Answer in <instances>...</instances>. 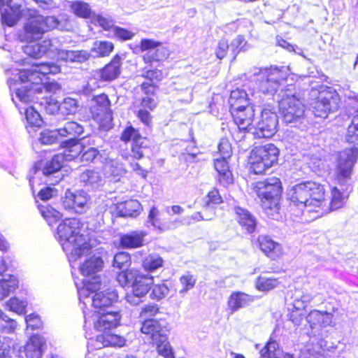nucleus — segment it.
<instances>
[{"label": "nucleus", "mask_w": 358, "mask_h": 358, "mask_svg": "<svg viewBox=\"0 0 358 358\" xmlns=\"http://www.w3.org/2000/svg\"><path fill=\"white\" fill-rule=\"evenodd\" d=\"M280 283L279 278L271 275L268 271H263L256 278L255 287L259 292L268 293L278 288Z\"/></svg>", "instance_id": "c756f323"}, {"label": "nucleus", "mask_w": 358, "mask_h": 358, "mask_svg": "<svg viewBox=\"0 0 358 358\" xmlns=\"http://www.w3.org/2000/svg\"><path fill=\"white\" fill-rule=\"evenodd\" d=\"M45 342L38 334H33L24 346L27 358H41L43 347Z\"/></svg>", "instance_id": "72a5a7b5"}, {"label": "nucleus", "mask_w": 358, "mask_h": 358, "mask_svg": "<svg viewBox=\"0 0 358 358\" xmlns=\"http://www.w3.org/2000/svg\"><path fill=\"white\" fill-rule=\"evenodd\" d=\"M111 102L107 94L102 92L92 98V103L89 106L90 117L94 120L101 122L107 115H111Z\"/></svg>", "instance_id": "412c9836"}, {"label": "nucleus", "mask_w": 358, "mask_h": 358, "mask_svg": "<svg viewBox=\"0 0 358 358\" xmlns=\"http://www.w3.org/2000/svg\"><path fill=\"white\" fill-rule=\"evenodd\" d=\"M46 113L49 115L60 114V102L52 96L44 97L41 102Z\"/></svg>", "instance_id": "5fc2aeb1"}, {"label": "nucleus", "mask_w": 358, "mask_h": 358, "mask_svg": "<svg viewBox=\"0 0 358 358\" xmlns=\"http://www.w3.org/2000/svg\"><path fill=\"white\" fill-rule=\"evenodd\" d=\"M27 330H36L43 327V322L38 315L31 313L25 317Z\"/></svg>", "instance_id": "bf43d9fd"}, {"label": "nucleus", "mask_w": 358, "mask_h": 358, "mask_svg": "<svg viewBox=\"0 0 358 358\" xmlns=\"http://www.w3.org/2000/svg\"><path fill=\"white\" fill-rule=\"evenodd\" d=\"M95 341L98 343V348L108 347H122L125 345V338L120 335L111 334L109 332H103L97 335Z\"/></svg>", "instance_id": "c9c22d12"}, {"label": "nucleus", "mask_w": 358, "mask_h": 358, "mask_svg": "<svg viewBox=\"0 0 358 358\" xmlns=\"http://www.w3.org/2000/svg\"><path fill=\"white\" fill-rule=\"evenodd\" d=\"M38 209L43 217L49 223L57 222L59 220V213L50 205H40Z\"/></svg>", "instance_id": "603ef678"}, {"label": "nucleus", "mask_w": 358, "mask_h": 358, "mask_svg": "<svg viewBox=\"0 0 358 358\" xmlns=\"http://www.w3.org/2000/svg\"><path fill=\"white\" fill-rule=\"evenodd\" d=\"M357 159L358 150L355 148H345L338 152L334 178L338 185L345 188L342 191L336 186L330 188L329 210H336L344 206L349 196L348 189L350 187L348 181L351 178Z\"/></svg>", "instance_id": "f03ea898"}, {"label": "nucleus", "mask_w": 358, "mask_h": 358, "mask_svg": "<svg viewBox=\"0 0 358 358\" xmlns=\"http://www.w3.org/2000/svg\"><path fill=\"white\" fill-rule=\"evenodd\" d=\"M160 308L156 303H148L142 307L140 315L145 317H154L159 313Z\"/></svg>", "instance_id": "338daca9"}, {"label": "nucleus", "mask_w": 358, "mask_h": 358, "mask_svg": "<svg viewBox=\"0 0 358 358\" xmlns=\"http://www.w3.org/2000/svg\"><path fill=\"white\" fill-rule=\"evenodd\" d=\"M63 157L61 155H55L48 160L43 168V173L45 176L58 172L63 166Z\"/></svg>", "instance_id": "09e8293b"}, {"label": "nucleus", "mask_w": 358, "mask_h": 358, "mask_svg": "<svg viewBox=\"0 0 358 358\" xmlns=\"http://www.w3.org/2000/svg\"><path fill=\"white\" fill-rule=\"evenodd\" d=\"M142 107L143 108L139 109L136 112V115L145 126L150 127L152 123V116L149 112L150 110L148 108Z\"/></svg>", "instance_id": "e2e57ef3"}, {"label": "nucleus", "mask_w": 358, "mask_h": 358, "mask_svg": "<svg viewBox=\"0 0 358 358\" xmlns=\"http://www.w3.org/2000/svg\"><path fill=\"white\" fill-rule=\"evenodd\" d=\"M231 115L234 123L238 129L243 133H248L253 128L255 110L252 105L238 106L231 109Z\"/></svg>", "instance_id": "a211bd4d"}, {"label": "nucleus", "mask_w": 358, "mask_h": 358, "mask_svg": "<svg viewBox=\"0 0 358 358\" xmlns=\"http://www.w3.org/2000/svg\"><path fill=\"white\" fill-rule=\"evenodd\" d=\"M279 148L272 143H260L253 146L248 156L250 171L256 175H264L278 162Z\"/></svg>", "instance_id": "6e6552de"}, {"label": "nucleus", "mask_w": 358, "mask_h": 358, "mask_svg": "<svg viewBox=\"0 0 358 358\" xmlns=\"http://www.w3.org/2000/svg\"><path fill=\"white\" fill-rule=\"evenodd\" d=\"M25 118L29 127H40L42 123V119L38 112L33 107L26 108L24 111Z\"/></svg>", "instance_id": "6e6d98bb"}, {"label": "nucleus", "mask_w": 358, "mask_h": 358, "mask_svg": "<svg viewBox=\"0 0 358 358\" xmlns=\"http://www.w3.org/2000/svg\"><path fill=\"white\" fill-rule=\"evenodd\" d=\"M229 51V44L227 39L222 38L217 43V48L215 49V56L216 57L222 60L227 57L228 52Z\"/></svg>", "instance_id": "052dcab7"}, {"label": "nucleus", "mask_w": 358, "mask_h": 358, "mask_svg": "<svg viewBox=\"0 0 358 358\" xmlns=\"http://www.w3.org/2000/svg\"><path fill=\"white\" fill-rule=\"evenodd\" d=\"M71 11L78 17L90 19L93 15V12L90 4L83 1H73L70 3Z\"/></svg>", "instance_id": "37998d69"}, {"label": "nucleus", "mask_w": 358, "mask_h": 358, "mask_svg": "<svg viewBox=\"0 0 358 358\" xmlns=\"http://www.w3.org/2000/svg\"><path fill=\"white\" fill-rule=\"evenodd\" d=\"M115 49L114 43L108 41H96L90 50L97 58H105L110 55Z\"/></svg>", "instance_id": "a19ab883"}, {"label": "nucleus", "mask_w": 358, "mask_h": 358, "mask_svg": "<svg viewBox=\"0 0 358 358\" xmlns=\"http://www.w3.org/2000/svg\"><path fill=\"white\" fill-rule=\"evenodd\" d=\"M213 164L217 173L216 178L217 183L225 187L233 184V174L227 159H216L214 160Z\"/></svg>", "instance_id": "cd10ccee"}, {"label": "nucleus", "mask_w": 358, "mask_h": 358, "mask_svg": "<svg viewBox=\"0 0 358 358\" xmlns=\"http://www.w3.org/2000/svg\"><path fill=\"white\" fill-rule=\"evenodd\" d=\"M259 358H287L291 353L280 349L278 343L273 338H269L264 346L259 350Z\"/></svg>", "instance_id": "f704fd0d"}, {"label": "nucleus", "mask_w": 358, "mask_h": 358, "mask_svg": "<svg viewBox=\"0 0 358 358\" xmlns=\"http://www.w3.org/2000/svg\"><path fill=\"white\" fill-rule=\"evenodd\" d=\"M256 243L259 250L271 261L278 263L282 262L285 251L280 243L273 240L268 235H259Z\"/></svg>", "instance_id": "dca6fc26"}, {"label": "nucleus", "mask_w": 358, "mask_h": 358, "mask_svg": "<svg viewBox=\"0 0 358 358\" xmlns=\"http://www.w3.org/2000/svg\"><path fill=\"white\" fill-rule=\"evenodd\" d=\"M89 200V196L83 192H73L68 189L62 199V205L66 210L77 212L83 209L87 206Z\"/></svg>", "instance_id": "b1692460"}, {"label": "nucleus", "mask_w": 358, "mask_h": 358, "mask_svg": "<svg viewBox=\"0 0 358 358\" xmlns=\"http://www.w3.org/2000/svg\"><path fill=\"white\" fill-rule=\"evenodd\" d=\"M224 201L219 189L213 187L206 194L205 201L199 211L195 213V217L201 220H211L215 215V206L220 205Z\"/></svg>", "instance_id": "f3484780"}, {"label": "nucleus", "mask_w": 358, "mask_h": 358, "mask_svg": "<svg viewBox=\"0 0 358 358\" xmlns=\"http://www.w3.org/2000/svg\"><path fill=\"white\" fill-rule=\"evenodd\" d=\"M218 152L220 158L227 159L232 155V148L229 142L226 139H221L218 144Z\"/></svg>", "instance_id": "69168bd1"}, {"label": "nucleus", "mask_w": 358, "mask_h": 358, "mask_svg": "<svg viewBox=\"0 0 358 358\" xmlns=\"http://www.w3.org/2000/svg\"><path fill=\"white\" fill-rule=\"evenodd\" d=\"M113 31L115 38L122 41L131 40L135 35L133 31L118 26H115Z\"/></svg>", "instance_id": "680f3d73"}, {"label": "nucleus", "mask_w": 358, "mask_h": 358, "mask_svg": "<svg viewBox=\"0 0 358 358\" xmlns=\"http://www.w3.org/2000/svg\"><path fill=\"white\" fill-rule=\"evenodd\" d=\"M146 233L143 231H131L120 236L119 245L123 249H136L145 245Z\"/></svg>", "instance_id": "bb28decb"}, {"label": "nucleus", "mask_w": 358, "mask_h": 358, "mask_svg": "<svg viewBox=\"0 0 358 358\" xmlns=\"http://www.w3.org/2000/svg\"><path fill=\"white\" fill-rule=\"evenodd\" d=\"M247 44L245 36L243 35L237 36L231 43V52L232 55V60L236 59L239 52L243 50Z\"/></svg>", "instance_id": "4d7b16f0"}, {"label": "nucleus", "mask_w": 358, "mask_h": 358, "mask_svg": "<svg viewBox=\"0 0 358 358\" xmlns=\"http://www.w3.org/2000/svg\"><path fill=\"white\" fill-rule=\"evenodd\" d=\"M289 206L307 208L309 212L320 213L327 206L324 185L313 180H305L293 185L287 192Z\"/></svg>", "instance_id": "7ed1b4c3"}, {"label": "nucleus", "mask_w": 358, "mask_h": 358, "mask_svg": "<svg viewBox=\"0 0 358 358\" xmlns=\"http://www.w3.org/2000/svg\"><path fill=\"white\" fill-rule=\"evenodd\" d=\"M13 103L22 113L20 103L22 101V73L20 68H11L6 71Z\"/></svg>", "instance_id": "6ab92c4d"}, {"label": "nucleus", "mask_w": 358, "mask_h": 358, "mask_svg": "<svg viewBox=\"0 0 358 358\" xmlns=\"http://www.w3.org/2000/svg\"><path fill=\"white\" fill-rule=\"evenodd\" d=\"M150 290V297L155 301H160L164 299L169 292V289L164 282L153 283Z\"/></svg>", "instance_id": "3c124183"}, {"label": "nucleus", "mask_w": 358, "mask_h": 358, "mask_svg": "<svg viewBox=\"0 0 358 358\" xmlns=\"http://www.w3.org/2000/svg\"><path fill=\"white\" fill-rule=\"evenodd\" d=\"M278 107L285 122H296L305 117L306 99L299 92L287 87L278 101Z\"/></svg>", "instance_id": "1a4fd4ad"}, {"label": "nucleus", "mask_w": 358, "mask_h": 358, "mask_svg": "<svg viewBox=\"0 0 358 358\" xmlns=\"http://www.w3.org/2000/svg\"><path fill=\"white\" fill-rule=\"evenodd\" d=\"M139 49L141 52H146L142 56V60L150 66L144 68L141 76L145 80L140 84L141 92L145 96L141 99V105L152 111L158 105L159 83L165 78L163 70L159 68V64L169 57L170 50L162 42L146 38L140 41Z\"/></svg>", "instance_id": "f257e3e1"}, {"label": "nucleus", "mask_w": 358, "mask_h": 358, "mask_svg": "<svg viewBox=\"0 0 358 358\" xmlns=\"http://www.w3.org/2000/svg\"><path fill=\"white\" fill-rule=\"evenodd\" d=\"M299 303L300 300H295L288 314V320L292 322L294 326L301 325L307 316L305 307L303 306L301 307L297 306Z\"/></svg>", "instance_id": "c03bdc74"}, {"label": "nucleus", "mask_w": 358, "mask_h": 358, "mask_svg": "<svg viewBox=\"0 0 358 358\" xmlns=\"http://www.w3.org/2000/svg\"><path fill=\"white\" fill-rule=\"evenodd\" d=\"M340 96L335 91L327 87L318 92L312 103V111L315 117L327 118L331 113L338 110Z\"/></svg>", "instance_id": "9b49d317"}, {"label": "nucleus", "mask_w": 358, "mask_h": 358, "mask_svg": "<svg viewBox=\"0 0 358 358\" xmlns=\"http://www.w3.org/2000/svg\"><path fill=\"white\" fill-rule=\"evenodd\" d=\"M117 294L114 291L105 290L103 292H95L92 296V305L94 310H108L112 305L117 301Z\"/></svg>", "instance_id": "a878e982"}, {"label": "nucleus", "mask_w": 358, "mask_h": 358, "mask_svg": "<svg viewBox=\"0 0 358 358\" xmlns=\"http://www.w3.org/2000/svg\"><path fill=\"white\" fill-rule=\"evenodd\" d=\"M148 220L151 224L160 230H166L170 227L171 222L166 215L161 213L157 208L152 206L148 214Z\"/></svg>", "instance_id": "ea45409f"}, {"label": "nucleus", "mask_w": 358, "mask_h": 358, "mask_svg": "<svg viewBox=\"0 0 358 358\" xmlns=\"http://www.w3.org/2000/svg\"><path fill=\"white\" fill-rule=\"evenodd\" d=\"M96 285L94 282H87L78 290L79 297L85 299L89 297L96 289Z\"/></svg>", "instance_id": "774afa93"}, {"label": "nucleus", "mask_w": 358, "mask_h": 358, "mask_svg": "<svg viewBox=\"0 0 358 358\" xmlns=\"http://www.w3.org/2000/svg\"><path fill=\"white\" fill-rule=\"evenodd\" d=\"M147 138L143 136L138 129L135 128L131 124H127L122 129L120 135V140L125 144L131 143L129 155L124 157V159L132 158L133 159H141L144 157L143 150L148 148L144 143Z\"/></svg>", "instance_id": "f8f14e48"}, {"label": "nucleus", "mask_w": 358, "mask_h": 358, "mask_svg": "<svg viewBox=\"0 0 358 358\" xmlns=\"http://www.w3.org/2000/svg\"><path fill=\"white\" fill-rule=\"evenodd\" d=\"M333 315L327 311L312 310L306 316V320L311 329L327 327L332 323Z\"/></svg>", "instance_id": "7c9ffc66"}, {"label": "nucleus", "mask_w": 358, "mask_h": 358, "mask_svg": "<svg viewBox=\"0 0 358 358\" xmlns=\"http://www.w3.org/2000/svg\"><path fill=\"white\" fill-rule=\"evenodd\" d=\"M249 96L246 91L238 88L231 90L229 96V103L231 108H236L238 106H245L250 105L249 103Z\"/></svg>", "instance_id": "a18cd8bd"}, {"label": "nucleus", "mask_w": 358, "mask_h": 358, "mask_svg": "<svg viewBox=\"0 0 358 358\" xmlns=\"http://www.w3.org/2000/svg\"><path fill=\"white\" fill-rule=\"evenodd\" d=\"M81 139H66L61 141L59 148L63 149L62 155L64 159L73 161L78 159L81 148Z\"/></svg>", "instance_id": "2f4dec72"}, {"label": "nucleus", "mask_w": 358, "mask_h": 358, "mask_svg": "<svg viewBox=\"0 0 358 358\" xmlns=\"http://www.w3.org/2000/svg\"><path fill=\"white\" fill-rule=\"evenodd\" d=\"M169 324L165 319L146 318L141 324L140 331L156 347L159 355L164 358H175L174 352L168 341Z\"/></svg>", "instance_id": "0eeeda50"}, {"label": "nucleus", "mask_w": 358, "mask_h": 358, "mask_svg": "<svg viewBox=\"0 0 358 358\" xmlns=\"http://www.w3.org/2000/svg\"><path fill=\"white\" fill-rule=\"evenodd\" d=\"M78 108V101L71 97H66L60 103V114L67 115L74 113Z\"/></svg>", "instance_id": "864d4df0"}, {"label": "nucleus", "mask_w": 358, "mask_h": 358, "mask_svg": "<svg viewBox=\"0 0 358 358\" xmlns=\"http://www.w3.org/2000/svg\"><path fill=\"white\" fill-rule=\"evenodd\" d=\"M22 0H0L1 22L8 27L13 26L20 18Z\"/></svg>", "instance_id": "aec40b11"}, {"label": "nucleus", "mask_w": 358, "mask_h": 358, "mask_svg": "<svg viewBox=\"0 0 358 358\" xmlns=\"http://www.w3.org/2000/svg\"><path fill=\"white\" fill-rule=\"evenodd\" d=\"M16 328V321L10 319L6 315H4L1 318H0V332L11 334L15 331Z\"/></svg>", "instance_id": "13d9d810"}, {"label": "nucleus", "mask_w": 358, "mask_h": 358, "mask_svg": "<svg viewBox=\"0 0 358 358\" xmlns=\"http://www.w3.org/2000/svg\"><path fill=\"white\" fill-rule=\"evenodd\" d=\"M163 258L157 253L146 255L141 262L142 268L148 273H152L164 266Z\"/></svg>", "instance_id": "79ce46f5"}, {"label": "nucleus", "mask_w": 358, "mask_h": 358, "mask_svg": "<svg viewBox=\"0 0 358 358\" xmlns=\"http://www.w3.org/2000/svg\"><path fill=\"white\" fill-rule=\"evenodd\" d=\"M287 78L284 66L271 65L260 68L255 76V85L258 92L264 95H274L282 82Z\"/></svg>", "instance_id": "9d476101"}, {"label": "nucleus", "mask_w": 358, "mask_h": 358, "mask_svg": "<svg viewBox=\"0 0 358 358\" xmlns=\"http://www.w3.org/2000/svg\"><path fill=\"white\" fill-rule=\"evenodd\" d=\"M82 225L78 218L72 217L64 220L57 227L62 249L73 261L81 257L87 248L85 237L80 233Z\"/></svg>", "instance_id": "39448f33"}, {"label": "nucleus", "mask_w": 358, "mask_h": 358, "mask_svg": "<svg viewBox=\"0 0 358 358\" xmlns=\"http://www.w3.org/2000/svg\"><path fill=\"white\" fill-rule=\"evenodd\" d=\"M252 189L259 199L262 210L268 216L279 214L283 186L280 178L268 177L252 184Z\"/></svg>", "instance_id": "423d86ee"}, {"label": "nucleus", "mask_w": 358, "mask_h": 358, "mask_svg": "<svg viewBox=\"0 0 358 358\" xmlns=\"http://www.w3.org/2000/svg\"><path fill=\"white\" fill-rule=\"evenodd\" d=\"M59 134L57 129L54 131H48L41 134L40 141L41 143L45 145H52L58 141Z\"/></svg>", "instance_id": "0e129e2a"}, {"label": "nucleus", "mask_w": 358, "mask_h": 358, "mask_svg": "<svg viewBox=\"0 0 358 358\" xmlns=\"http://www.w3.org/2000/svg\"><path fill=\"white\" fill-rule=\"evenodd\" d=\"M345 139L349 144L354 145L352 148L358 150V113L353 116L351 123L348 127Z\"/></svg>", "instance_id": "de8ad7c7"}, {"label": "nucleus", "mask_w": 358, "mask_h": 358, "mask_svg": "<svg viewBox=\"0 0 358 358\" xmlns=\"http://www.w3.org/2000/svg\"><path fill=\"white\" fill-rule=\"evenodd\" d=\"M18 285V281L14 275H10L8 280H0V301L13 292Z\"/></svg>", "instance_id": "8fccbe9b"}, {"label": "nucleus", "mask_w": 358, "mask_h": 358, "mask_svg": "<svg viewBox=\"0 0 358 358\" xmlns=\"http://www.w3.org/2000/svg\"><path fill=\"white\" fill-rule=\"evenodd\" d=\"M254 297L247 293L241 291L232 292L227 300V306L231 313H233L243 308L252 302Z\"/></svg>", "instance_id": "473e14b6"}, {"label": "nucleus", "mask_w": 358, "mask_h": 358, "mask_svg": "<svg viewBox=\"0 0 358 358\" xmlns=\"http://www.w3.org/2000/svg\"><path fill=\"white\" fill-rule=\"evenodd\" d=\"M80 180L85 186L96 187L101 181V177L99 171L93 169H87L80 175Z\"/></svg>", "instance_id": "49530a36"}, {"label": "nucleus", "mask_w": 358, "mask_h": 358, "mask_svg": "<svg viewBox=\"0 0 358 358\" xmlns=\"http://www.w3.org/2000/svg\"><path fill=\"white\" fill-rule=\"evenodd\" d=\"M278 124V118L273 107L265 106L261 112L257 134L261 138H271L277 132Z\"/></svg>", "instance_id": "2eb2a0df"}, {"label": "nucleus", "mask_w": 358, "mask_h": 358, "mask_svg": "<svg viewBox=\"0 0 358 358\" xmlns=\"http://www.w3.org/2000/svg\"><path fill=\"white\" fill-rule=\"evenodd\" d=\"M84 132L83 127L74 121L67 122L64 125L57 129V134L60 137L68 139H80L78 137Z\"/></svg>", "instance_id": "58836bf2"}, {"label": "nucleus", "mask_w": 358, "mask_h": 358, "mask_svg": "<svg viewBox=\"0 0 358 358\" xmlns=\"http://www.w3.org/2000/svg\"><path fill=\"white\" fill-rule=\"evenodd\" d=\"M143 210L142 205L136 199H129L117 202L115 210L118 217H137Z\"/></svg>", "instance_id": "c85d7f7f"}, {"label": "nucleus", "mask_w": 358, "mask_h": 358, "mask_svg": "<svg viewBox=\"0 0 358 358\" xmlns=\"http://www.w3.org/2000/svg\"><path fill=\"white\" fill-rule=\"evenodd\" d=\"M95 330L105 332L117 327L120 322L121 315L116 310H93L92 315ZM90 315H85V321L87 322Z\"/></svg>", "instance_id": "4468645a"}, {"label": "nucleus", "mask_w": 358, "mask_h": 358, "mask_svg": "<svg viewBox=\"0 0 358 358\" xmlns=\"http://www.w3.org/2000/svg\"><path fill=\"white\" fill-rule=\"evenodd\" d=\"M153 283L154 276L152 275L136 273L133 279L131 292L126 295L127 301L133 306L138 305L150 291Z\"/></svg>", "instance_id": "ddd939ff"}, {"label": "nucleus", "mask_w": 358, "mask_h": 358, "mask_svg": "<svg viewBox=\"0 0 358 358\" xmlns=\"http://www.w3.org/2000/svg\"><path fill=\"white\" fill-rule=\"evenodd\" d=\"M94 141L87 139L86 141L81 143L82 151L79 155V160L85 164L92 163L94 159L100 155V152L97 148L94 147Z\"/></svg>", "instance_id": "e433bc0d"}, {"label": "nucleus", "mask_w": 358, "mask_h": 358, "mask_svg": "<svg viewBox=\"0 0 358 358\" xmlns=\"http://www.w3.org/2000/svg\"><path fill=\"white\" fill-rule=\"evenodd\" d=\"M235 219L242 231L246 234H252L257 229V219L247 209L236 206L234 208Z\"/></svg>", "instance_id": "393cba45"}, {"label": "nucleus", "mask_w": 358, "mask_h": 358, "mask_svg": "<svg viewBox=\"0 0 358 358\" xmlns=\"http://www.w3.org/2000/svg\"><path fill=\"white\" fill-rule=\"evenodd\" d=\"M32 67L31 70L24 69V82L30 81L33 84H39L42 79L41 76L57 74L61 70L59 66L52 63H34Z\"/></svg>", "instance_id": "4be33fe9"}, {"label": "nucleus", "mask_w": 358, "mask_h": 358, "mask_svg": "<svg viewBox=\"0 0 358 358\" xmlns=\"http://www.w3.org/2000/svg\"><path fill=\"white\" fill-rule=\"evenodd\" d=\"M122 66L121 55L115 54L106 64L98 69L99 80L105 83H110L116 80L122 73Z\"/></svg>", "instance_id": "5701e85b"}, {"label": "nucleus", "mask_w": 358, "mask_h": 358, "mask_svg": "<svg viewBox=\"0 0 358 358\" xmlns=\"http://www.w3.org/2000/svg\"><path fill=\"white\" fill-rule=\"evenodd\" d=\"M103 267V261L100 257L92 256L87 259L80 266V273L84 276L95 274Z\"/></svg>", "instance_id": "4c0bfd02"}, {"label": "nucleus", "mask_w": 358, "mask_h": 358, "mask_svg": "<svg viewBox=\"0 0 358 358\" xmlns=\"http://www.w3.org/2000/svg\"><path fill=\"white\" fill-rule=\"evenodd\" d=\"M57 24L58 21L53 16H44L37 11L29 13L24 24V38L29 41V43L24 46V52L31 57H41L45 51L36 41L41 38L43 34L52 30Z\"/></svg>", "instance_id": "20e7f679"}]
</instances>
